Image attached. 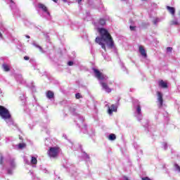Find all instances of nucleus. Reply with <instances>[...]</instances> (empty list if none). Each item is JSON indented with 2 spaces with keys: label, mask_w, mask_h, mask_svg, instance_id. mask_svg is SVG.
<instances>
[{
  "label": "nucleus",
  "mask_w": 180,
  "mask_h": 180,
  "mask_svg": "<svg viewBox=\"0 0 180 180\" xmlns=\"http://www.w3.org/2000/svg\"><path fill=\"white\" fill-rule=\"evenodd\" d=\"M98 32L100 37L96 38V43L99 44V46H101V48L104 51H106V46L108 49H113V47H115V41L109 31L105 28H98Z\"/></svg>",
  "instance_id": "f257e3e1"
},
{
  "label": "nucleus",
  "mask_w": 180,
  "mask_h": 180,
  "mask_svg": "<svg viewBox=\"0 0 180 180\" xmlns=\"http://www.w3.org/2000/svg\"><path fill=\"white\" fill-rule=\"evenodd\" d=\"M0 116L4 120H9L12 117L9 110L2 105H0Z\"/></svg>",
  "instance_id": "f03ea898"
},
{
  "label": "nucleus",
  "mask_w": 180,
  "mask_h": 180,
  "mask_svg": "<svg viewBox=\"0 0 180 180\" xmlns=\"http://www.w3.org/2000/svg\"><path fill=\"white\" fill-rule=\"evenodd\" d=\"M58 153H60V147H51L48 150V155L51 158H56V157H58Z\"/></svg>",
  "instance_id": "7ed1b4c3"
},
{
  "label": "nucleus",
  "mask_w": 180,
  "mask_h": 180,
  "mask_svg": "<svg viewBox=\"0 0 180 180\" xmlns=\"http://www.w3.org/2000/svg\"><path fill=\"white\" fill-rule=\"evenodd\" d=\"M93 71L95 74V77L96 78H97V79H100L101 81H103V79H105V75H103L102 72H101V71H99V70L96 69V68H93Z\"/></svg>",
  "instance_id": "20e7f679"
},
{
  "label": "nucleus",
  "mask_w": 180,
  "mask_h": 180,
  "mask_svg": "<svg viewBox=\"0 0 180 180\" xmlns=\"http://www.w3.org/2000/svg\"><path fill=\"white\" fill-rule=\"evenodd\" d=\"M158 101L159 102V107L162 108L164 103V98H162V94L160 91H157Z\"/></svg>",
  "instance_id": "39448f33"
},
{
  "label": "nucleus",
  "mask_w": 180,
  "mask_h": 180,
  "mask_svg": "<svg viewBox=\"0 0 180 180\" xmlns=\"http://www.w3.org/2000/svg\"><path fill=\"white\" fill-rule=\"evenodd\" d=\"M113 112H117V106L115 104L111 105V106H108V115H112Z\"/></svg>",
  "instance_id": "423d86ee"
},
{
  "label": "nucleus",
  "mask_w": 180,
  "mask_h": 180,
  "mask_svg": "<svg viewBox=\"0 0 180 180\" xmlns=\"http://www.w3.org/2000/svg\"><path fill=\"white\" fill-rule=\"evenodd\" d=\"M101 85L103 88V89H105V92H107L108 94H110V92H112V89L109 88L108 84L101 82Z\"/></svg>",
  "instance_id": "0eeeda50"
},
{
  "label": "nucleus",
  "mask_w": 180,
  "mask_h": 180,
  "mask_svg": "<svg viewBox=\"0 0 180 180\" xmlns=\"http://www.w3.org/2000/svg\"><path fill=\"white\" fill-rule=\"evenodd\" d=\"M38 8H39V9H41L44 12H45L48 15H50V13L49 12V9L47 8V6H46V5L41 3H39L38 4Z\"/></svg>",
  "instance_id": "6e6552de"
},
{
  "label": "nucleus",
  "mask_w": 180,
  "mask_h": 180,
  "mask_svg": "<svg viewBox=\"0 0 180 180\" xmlns=\"http://www.w3.org/2000/svg\"><path fill=\"white\" fill-rule=\"evenodd\" d=\"M139 53L141 56H142V57L147 58V53L146 52V49H144V46H139Z\"/></svg>",
  "instance_id": "1a4fd4ad"
},
{
  "label": "nucleus",
  "mask_w": 180,
  "mask_h": 180,
  "mask_svg": "<svg viewBox=\"0 0 180 180\" xmlns=\"http://www.w3.org/2000/svg\"><path fill=\"white\" fill-rule=\"evenodd\" d=\"M158 84H159V86H160V88H164V89L168 88V84L167 82H164V80L159 81Z\"/></svg>",
  "instance_id": "9d476101"
},
{
  "label": "nucleus",
  "mask_w": 180,
  "mask_h": 180,
  "mask_svg": "<svg viewBox=\"0 0 180 180\" xmlns=\"http://www.w3.org/2000/svg\"><path fill=\"white\" fill-rule=\"evenodd\" d=\"M46 98H48V99H53V98H54V92L48 91L46 93Z\"/></svg>",
  "instance_id": "9b49d317"
},
{
  "label": "nucleus",
  "mask_w": 180,
  "mask_h": 180,
  "mask_svg": "<svg viewBox=\"0 0 180 180\" xmlns=\"http://www.w3.org/2000/svg\"><path fill=\"white\" fill-rule=\"evenodd\" d=\"M167 9L169 12V13H171L173 15H175V8L167 6Z\"/></svg>",
  "instance_id": "f8f14e48"
},
{
  "label": "nucleus",
  "mask_w": 180,
  "mask_h": 180,
  "mask_svg": "<svg viewBox=\"0 0 180 180\" xmlns=\"http://www.w3.org/2000/svg\"><path fill=\"white\" fill-rule=\"evenodd\" d=\"M98 25H100V26H105V25H106V20L104 18H100L98 22Z\"/></svg>",
  "instance_id": "ddd939ff"
},
{
  "label": "nucleus",
  "mask_w": 180,
  "mask_h": 180,
  "mask_svg": "<svg viewBox=\"0 0 180 180\" xmlns=\"http://www.w3.org/2000/svg\"><path fill=\"white\" fill-rule=\"evenodd\" d=\"M3 68L4 70L8 72V71H11V69L9 68V66L6 64H3Z\"/></svg>",
  "instance_id": "4468645a"
},
{
  "label": "nucleus",
  "mask_w": 180,
  "mask_h": 180,
  "mask_svg": "<svg viewBox=\"0 0 180 180\" xmlns=\"http://www.w3.org/2000/svg\"><path fill=\"white\" fill-rule=\"evenodd\" d=\"M10 165L12 168H15V167H16L15 163V159L10 160Z\"/></svg>",
  "instance_id": "2eb2a0df"
},
{
  "label": "nucleus",
  "mask_w": 180,
  "mask_h": 180,
  "mask_svg": "<svg viewBox=\"0 0 180 180\" xmlns=\"http://www.w3.org/2000/svg\"><path fill=\"white\" fill-rule=\"evenodd\" d=\"M31 164L36 165L37 164V159L35 157H32Z\"/></svg>",
  "instance_id": "dca6fc26"
},
{
  "label": "nucleus",
  "mask_w": 180,
  "mask_h": 180,
  "mask_svg": "<svg viewBox=\"0 0 180 180\" xmlns=\"http://www.w3.org/2000/svg\"><path fill=\"white\" fill-rule=\"evenodd\" d=\"M108 139L109 140H111V141L116 140V135L115 134H111L109 135Z\"/></svg>",
  "instance_id": "f3484780"
},
{
  "label": "nucleus",
  "mask_w": 180,
  "mask_h": 180,
  "mask_svg": "<svg viewBox=\"0 0 180 180\" xmlns=\"http://www.w3.org/2000/svg\"><path fill=\"white\" fill-rule=\"evenodd\" d=\"M136 112H137L138 115H141V106H140V105H137Z\"/></svg>",
  "instance_id": "a211bd4d"
},
{
  "label": "nucleus",
  "mask_w": 180,
  "mask_h": 180,
  "mask_svg": "<svg viewBox=\"0 0 180 180\" xmlns=\"http://www.w3.org/2000/svg\"><path fill=\"white\" fill-rule=\"evenodd\" d=\"M4 155H0V165H4Z\"/></svg>",
  "instance_id": "6ab92c4d"
},
{
  "label": "nucleus",
  "mask_w": 180,
  "mask_h": 180,
  "mask_svg": "<svg viewBox=\"0 0 180 180\" xmlns=\"http://www.w3.org/2000/svg\"><path fill=\"white\" fill-rule=\"evenodd\" d=\"M25 147H26V144L25 143H19L18 144V148L22 149V148H25Z\"/></svg>",
  "instance_id": "aec40b11"
},
{
  "label": "nucleus",
  "mask_w": 180,
  "mask_h": 180,
  "mask_svg": "<svg viewBox=\"0 0 180 180\" xmlns=\"http://www.w3.org/2000/svg\"><path fill=\"white\" fill-rule=\"evenodd\" d=\"M75 98H76V99H81V98H82V96H81V94L77 93L75 94Z\"/></svg>",
  "instance_id": "412c9836"
},
{
  "label": "nucleus",
  "mask_w": 180,
  "mask_h": 180,
  "mask_svg": "<svg viewBox=\"0 0 180 180\" xmlns=\"http://www.w3.org/2000/svg\"><path fill=\"white\" fill-rule=\"evenodd\" d=\"M130 30H136V26H130L129 27Z\"/></svg>",
  "instance_id": "4be33fe9"
},
{
  "label": "nucleus",
  "mask_w": 180,
  "mask_h": 180,
  "mask_svg": "<svg viewBox=\"0 0 180 180\" xmlns=\"http://www.w3.org/2000/svg\"><path fill=\"white\" fill-rule=\"evenodd\" d=\"M68 65H70V66L74 65V62H72V61H69V62L68 63Z\"/></svg>",
  "instance_id": "5701e85b"
},
{
  "label": "nucleus",
  "mask_w": 180,
  "mask_h": 180,
  "mask_svg": "<svg viewBox=\"0 0 180 180\" xmlns=\"http://www.w3.org/2000/svg\"><path fill=\"white\" fill-rule=\"evenodd\" d=\"M53 2H55L56 4H57L58 2V0H52ZM63 2H67L68 0H62Z\"/></svg>",
  "instance_id": "b1692460"
},
{
  "label": "nucleus",
  "mask_w": 180,
  "mask_h": 180,
  "mask_svg": "<svg viewBox=\"0 0 180 180\" xmlns=\"http://www.w3.org/2000/svg\"><path fill=\"white\" fill-rule=\"evenodd\" d=\"M167 51H172V47H167Z\"/></svg>",
  "instance_id": "393cba45"
},
{
  "label": "nucleus",
  "mask_w": 180,
  "mask_h": 180,
  "mask_svg": "<svg viewBox=\"0 0 180 180\" xmlns=\"http://www.w3.org/2000/svg\"><path fill=\"white\" fill-rule=\"evenodd\" d=\"M175 167H176V169H178V171H179V172H180V167H179V165H175Z\"/></svg>",
  "instance_id": "a878e982"
},
{
  "label": "nucleus",
  "mask_w": 180,
  "mask_h": 180,
  "mask_svg": "<svg viewBox=\"0 0 180 180\" xmlns=\"http://www.w3.org/2000/svg\"><path fill=\"white\" fill-rule=\"evenodd\" d=\"M8 174L9 175H12V174H13L12 170H11V169H8Z\"/></svg>",
  "instance_id": "bb28decb"
},
{
  "label": "nucleus",
  "mask_w": 180,
  "mask_h": 180,
  "mask_svg": "<svg viewBox=\"0 0 180 180\" xmlns=\"http://www.w3.org/2000/svg\"><path fill=\"white\" fill-rule=\"evenodd\" d=\"M172 25H178V22L176 21H172Z\"/></svg>",
  "instance_id": "cd10ccee"
},
{
  "label": "nucleus",
  "mask_w": 180,
  "mask_h": 180,
  "mask_svg": "<svg viewBox=\"0 0 180 180\" xmlns=\"http://www.w3.org/2000/svg\"><path fill=\"white\" fill-rule=\"evenodd\" d=\"M30 58H29L28 56H25L24 57V60H30Z\"/></svg>",
  "instance_id": "c85d7f7f"
},
{
  "label": "nucleus",
  "mask_w": 180,
  "mask_h": 180,
  "mask_svg": "<svg viewBox=\"0 0 180 180\" xmlns=\"http://www.w3.org/2000/svg\"><path fill=\"white\" fill-rule=\"evenodd\" d=\"M0 38L4 39V35H2V33L0 32Z\"/></svg>",
  "instance_id": "c756f323"
},
{
  "label": "nucleus",
  "mask_w": 180,
  "mask_h": 180,
  "mask_svg": "<svg viewBox=\"0 0 180 180\" xmlns=\"http://www.w3.org/2000/svg\"><path fill=\"white\" fill-rule=\"evenodd\" d=\"M82 1V0H78V4H81Z\"/></svg>",
  "instance_id": "7c9ffc66"
},
{
  "label": "nucleus",
  "mask_w": 180,
  "mask_h": 180,
  "mask_svg": "<svg viewBox=\"0 0 180 180\" xmlns=\"http://www.w3.org/2000/svg\"><path fill=\"white\" fill-rule=\"evenodd\" d=\"M26 37H27V39H30V36H29V35H27Z\"/></svg>",
  "instance_id": "2f4dec72"
},
{
  "label": "nucleus",
  "mask_w": 180,
  "mask_h": 180,
  "mask_svg": "<svg viewBox=\"0 0 180 180\" xmlns=\"http://www.w3.org/2000/svg\"><path fill=\"white\" fill-rule=\"evenodd\" d=\"M10 2H11V4H13V0H10Z\"/></svg>",
  "instance_id": "473e14b6"
},
{
  "label": "nucleus",
  "mask_w": 180,
  "mask_h": 180,
  "mask_svg": "<svg viewBox=\"0 0 180 180\" xmlns=\"http://www.w3.org/2000/svg\"><path fill=\"white\" fill-rule=\"evenodd\" d=\"M39 49H41V46H39Z\"/></svg>",
  "instance_id": "72a5a7b5"
},
{
  "label": "nucleus",
  "mask_w": 180,
  "mask_h": 180,
  "mask_svg": "<svg viewBox=\"0 0 180 180\" xmlns=\"http://www.w3.org/2000/svg\"><path fill=\"white\" fill-rule=\"evenodd\" d=\"M142 1H147V0H142Z\"/></svg>",
  "instance_id": "f704fd0d"
}]
</instances>
